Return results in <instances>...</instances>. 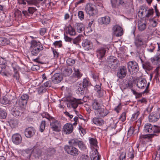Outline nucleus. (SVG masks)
Listing matches in <instances>:
<instances>
[{"instance_id": "f3484780", "label": "nucleus", "mask_w": 160, "mask_h": 160, "mask_svg": "<svg viewBox=\"0 0 160 160\" xmlns=\"http://www.w3.org/2000/svg\"><path fill=\"white\" fill-rule=\"evenodd\" d=\"M62 79V75L60 73L55 74L52 78V82L54 84L60 82Z\"/></svg>"}, {"instance_id": "5701e85b", "label": "nucleus", "mask_w": 160, "mask_h": 160, "mask_svg": "<svg viewBox=\"0 0 160 160\" xmlns=\"http://www.w3.org/2000/svg\"><path fill=\"white\" fill-rule=\"evenodd\" d=\"M72 72V69L69 67H66L62 69V74L65 77L70 75Z\"/></svg>"}, {"instance_id": "7c9ffc66", "label": "nucleus", "mask_w": 160, "mask_h": 160, "mask_svg": "<svg viewBox=\"0 0 160 160\" xmlns=\"http://www.w3.org/2000/svg\"><path fill=\"white\" fill-rule=\"evenodd\" d=\"M89 140L91 146L92 147L96 148L95 150L97 152L98 150L97 147H98V146L97 145V140L94 138H89Z\"/></svg>"}, {"instance_id": "a19ab883", "label": "nucleus", "mask_w": 160, "mask_h": 160, "mask_svg": "<svg viewBox=\"0 0 160 160\" xmlns=\"http://www.w3.org/2000/svg\"><path fill=\"white\" fill-rule=\"evenodd\" d=\"M81 35H79L78 37L74 39H72V43L76 45H78V43L81 40Z\"/></svg>"}, {"instance_id": "0e129e2a", "label": "nucleus", "mask_w": 160, "mask_h": 160, "mask_svg": "<svg viewBox=\"0 0 160 160\" xmlns=\"http://www.w3.org/2000/svg\"><path fill=\"white\" fill-rule=\"evenodd\" d=\"M54 45L56 47H61L62 45V42L61 41H57L53 43Z\"/></svg>"}, {"instance_id": "338daca9", "label": "nucleus", "mask_w": 160, "mask_h": 160, "mask_svg": "<svg viewBox=\"0 0 160 160\" xmlns=\"http://www.w3.org/2000/svg\"><path fill=\"white\" fill-rule=\"evenodd\" d=\"M47 29L46 28H42L39 30V33L41 35L43 36L46 32Z\"/></svg>"}, {"instance_id": "20e7f679", "label": "nucleus", "mask_w": 160, "mask_h": 160, "mask_svg": "<svg viewBox=\"0 0 160 160\" xmlns=\"http://www.w3.org/2000/svg\"><path fill=\"white\" fill-rule=\"evenodd\" d=\"M110 2L113 8L125 7L128 5L127 0H111Z\"/></svg>"}, {"instance_id": "de8ad7c7", "label": "nucleus", "mask_w": 160, "mask_h": 160, "mask_svg": "<svg viewBox=\"0 0 160 160\" xmlns=\"http://www.w3.org/2000/svg\"><path fill=\"white\" fill-rule=\"evenodd\" d=\"M74 72L73 74H74V76L75 77L79 78L81 77L82 75L80 73L78 69H76L74 68Z\"/></svg>"}, {"instance_id": "680f3d73", "label": "nucleus", "mask_w": 160, "mask_h": 160, "mask_svg": "<svg viewBox=\"0 0 160 160\" xmlns=\"http://www.w3.org/2000/svg\"><path fill=\"white\" fill-rule=\"evenodd\" d=\"M37 10L35 8L29 7L28 11L30 14H32Z\"/></svg>"}, {"instance_id": "bb28decb", "label": "nucleus", "mask_w": 160, "mask_h": 160, "mask_svg": "<svg viewBox=\"0 0 160 160\" xmlns=\"http://www.w3.org/2000/svg\"><path fill=\"white\" fill-rule=\"evenodd\" d=\"M149 122H156L158 119V116L156 113H152L148 117Z\"/></svg>"}, {"instance_id": "6e6552de", "label": "nucleus", "mask_w": 160, "mask_h": 160, "mask_svg": "<svg viewBox=\"0 0 160 160\" xmlns=\"http://www.w3.org/2000/svg\"><path fill=\"white\" fill-rule=\"evenodd\" d=\"M97 116L103 118L106 116L109 112V111L104 106H102L98 111H94Z\"/></svg>"}, {"instance_id": "4c0bfd02", "label": "nucleus", "mask_w": 160, "mask_h": 160, "mask_svg": "<svg viewBox=\"0 0 160 160\" xmlns=\"http://www.w3.org/2000/svg\"><path fill=\"white\" fill-rule=\"evenodd\" d=\"M157 44L158 45V49L157 51L159 52V54L158 55L155 56L153 59L154 61H157L160 62V44L159 43H157Z\"/></svg>"}, {"instance_id": "423d86ee", "label": "nucleus", "mask_w": 160, "mask_h": 160, "mask_svg": "<svg viewBox=\"0 0 160 160\" xmlns=\"http://www.w3.org/2000/svg\"><path fill=\"white\" fill-rule=\"evenodd\" d=\"M51 128L53 131L56 132H59L61 130L60 122L54 118H52V120L50 121Z\"/></svg>"}, {"instance_id": "864d4df0", "label": "nucleus", "mask_w": 160, "mask_h": 160, "mask_svg": "<svg viewBox=\"0 0 160 160\" xmlns=\"http://www.w3.org/2000/svg\"><path fill=\"white\" fill-rule=\"evenodd\" d=\"M89 84L90 83L88 80L86 79H84L82 82V84L81 85L82 87L85 88L89 85Z\"/></svg>"}, {"instance_id": "72a5a7b5", "label": "nucleus", "mask_w": 160, "mask_h": 160, "mask_svg": "<svg viewBox=\"0 0 160 160\" xmlns=\"http://www.w3.org/2000/svg\"><path fill=\"white\" fill-rule=\"evenodd\" d=\"M80 140L77 138H74L69 140L68 142L70 146H76L78 145Z\"/></svg>"}, {"instance_id": "0eeeda50", "label": "nucleus", "mask_w": 160, "mask_h": 160, "mask_svg": "<svg viewBox=\"0 0 160 160\" xmlns=\"http://www.w3.org/2000/svg\"><path fill=\"white\" fill-rule=\"evenodd\" d=\"M127 68L130 72H132L134 73L137 72L139 70V68L138 63L135 61H130L128 63Z\"/></svg>"}, {"instance_id": "6ab92c4d", "label": "nucleus", "mask_w": 160, "mask_h": 160, "mask_svg": "<svg viewBox=\"0 0 160 160\" xmlns=\"http://www.w3.org/2000/svg\"><path fill=\"white\" fill-rule=\"evenodd\" d=\"M153 126H152L150 123H147L144 126V132L146 133H152L153 132Z\"/></svg>"}, {"instance_id": "13d9d810", "label": "nucleus", "mask_w": 160, "mask_h": 160, "mask_svg": "<svg viewBox=\"0 0 160 160\" xmlns=\"http://www.w3.org/2000/svg\"><path fill=\"white\" fill-rule=\"evenodd\" d=\"M79 160H90L88 156L87 155L83 154L82 155L79 159Z\"/></svg>"}, {"instance_id": "4468645a", "label": "nucleus", "mask_w": 160, "mask_h": 160, "mask_svg": "<svg viewBox=\"0 0 160 160\" xmlns=\"http://www.w3.org/2000/svg\"><path fill=\"white\" fill-rule=\"evenodd\" d=\"M154 135V134L141 135L139 137L140 142L146 144V142L148 141L149 139L153 137Z\"/></svg>"}, {"instance_id": "dca6fc26", "label": "nucleus", "mask_w": 160, "mask_h": 160, "mask_svg": "<svg viewBox=\"0 0 160 160\" xmlns=\"http://www.w3.org/2000/svg\"><path fill=\"white\" fill-rule=\"evenodd\" d=\"M12 141L13 143L16 145L20 144L22 141L21 135L19 133H15L12 136Z\"/></svg>"}, {"instance_id": "cd10ccee", "label": "nucleus", "mask_w": 160, "mask_h": 160, "mask_svg": "<svg viewBox=\"0 0 160 160\" xmlns=\"http://www.w3.org/2000/svg\"><path fill=\"white\" fill-rule=\"evenodd\" d=\"M92 122L98 126H102L104 123V121L102 119L95 117L92 119Z\"/></svg>"}, {"instance_id": "9b49d317", "label": "nucleus", "mask_w": 160, "mask_h": 160, "mask_svg": "<svg viewBox=\"0 0 160 160\" xmlns=\"http://www.w3.org/2000/svg\"><path fill=\"white\" fill-rule=\"evenodd\" d=\"M36 130L33 127H31L26 128L24 131L25 136L27 138H30L35 134Z\"/></svg>"}, {"instance_id": "1a4fd4ad", "label": "nucleus", "mask_w": 160, "mask_h": 160, "mask_svg": "<svg viewBox=\"0 0 160 160\" xmlns=\"http://www.w3.org/2000/svg\"><path fill=\"white\" fill-rule=\"evenodd\" d=\"M29 96L27 94H24L21 96L18 99L17 103L21 107H24L26 105Z\"/></svg>"}, {"instance_id": "b1692460", "label": "nucleus", "mask_w": 160, "mask_h": 160, "mask_svg": "<svg viewBox=\"0 0 160 160\" xmlns=\"http://www.w3.org/2000/svg\"><path fill=\"white\" fill-rule=\"evenodd\" d=\"M146 80L145 78H143L140 80H139L137 82V85L138 88L141 89H143L146 86Z\"/></svg>"}, {"instance_id": "052dcab7", "label": "nucleus", "mask_w": 160, "mask_h": 160, "mask_svg": "<svg viewBox=\"0 0 160 160\" xmlns=\"http://www.w3.org/2000/svg\"><path fill=\"white\" fill-rule=\"evenodd\" d=\"M91 160H99L100 158L99 155L96 153L95 155L91 156Z\"/></svg>"}, {"instance_id": "c9c22d12", "label": "nucleus", "mask_w": 160, "mask_h": 160, "mask_svg": "<svg viewBox=\"0 0 160 160\" xmlns=\"http://www.w3.org/2000/svg\"><path fill=\"white\" fill-rule=\"evenodd\" d=\"M138 28L139 31H142L144 30L146 28V24L145 23L142 22L140 21L138 22Z\"/></svg>"}, {"instance_id": "49530a36", "label": "nucleus", "mask_w": 160, "mask_h": 160, "mask_svg": "<svg viewBox=\"0 0 160 160\" xmlns=\"http://www.w3.org/2000/svg\"><path fill=\"white\" fill-rule=\"evenodd\" d=\"M78 145L80 149L81 150H84L86 148V146H85L84 143L82 141L80 140Z\"/></svg>"}, {"instance_id": "39448f33", "label": "nucleus", "mask_w": 160, "mask_h": 160, "mask_svg": "<svg viewBox=\"0 0 160 160\" xmlns=\"http://www.w3.org/2000/svg\"><path fill=\"white\" fill-rule=\"evenodd\" d=\"M64 149L66 152L68 154L73 157L78 156L79 153L78 150L72 146L66 145L64 147Z\"/></svg>"}, {"instance_id": "e433bc0d", "label": "nucleus", "mask_w": 160, "mask_h": 160, "mask_svg": "<svg viewBox=\"0 0 160 160\" xmlns=\"http://www.w3.org/2000/svg\"><path fill=\"white\" fill-rule=\"evenodd\" d=\"M80 86L78 87L76 90V92L78 94L83 95L84 94L85 88L82 87L81 84L80 85Z\"/></svg>"}, {"instance_id": "4d7b16f0", "label": "nucleus", "mask_w": 160, "mask_h": 160, "mask_svg": "<svg viewBox=\"0 0 160 160\" xmlns=\"http://www.w3.org/2000/svg\"><path fill=\"white\" fill-rule=\"evenodd\" d=\"M153 10L152 9H149L145 15L146 17L147 18L149 17L153 14Z\"/></svg>"}, {"instance_id": "f03ea898", "label": "nucleus", "mask_w": 160, "mask_h": 160, "mask_svg": "<svg viewBox=\"0 0 160 160\" xmlns=\"http://www.w3.org/2000/svg\"><path fill=\"white\" fill-rule=\"evenodd\" d=\"M43 49L42 45L39 42L33 40L32 41L30 49L32 56H37L38 53Z\"/></svg>"}, {"instance_id": "5fc2aeb1", "label": "nucleus", "mask_w": 160, "mask_h": 160, "mask_svg": "<svg viewBox=\"0 0 160 160\" xmlns=\"http://www.w3.org/2000/svg\"><path fill=\"white\" fill-rule=\"evenodd\" d=\"M43 0H27V2L28 4H36L40 1H42Z\"/></svg>"}, {"instance_id": "c756f323", "label": "nucleus", "mask_w": 160, "mask_h": 160, "mask_svg": "<svg viewBox=\"0 0 160 160\" xmlns=\"http://www.w3.org/2000/svg\"><path fill=\"white\" fill-rule=\"evenodd\" d=\"M42 152L40 149L38 148H34L33 150V154L36 158H38L42 155Z\"/></svg>"}, {"instance_id": "473e14b6", "label": "nucleus", "mask_w": 160, "mask_h": 160, "mask_svg": "<svg viewBox=\"0 0 160 160\" xmlns=\"http://www.w3.org/2000/svg\"><path fill=\"white\" fill-rule=\"evenodd\" d=\"M137 147L140 152H143L146 150V144L140 142L139 144H137Z\"/></svg>"}, {"instance_id": "774afa93", "label": "nucleus", "mask_w": 160, "mask_h": 160, "mask_svg": "<svg viewBox=\"0 0 160 160\" xmlns=\"http://www.w3.org/2000/svg\"><path fill=\"white\" fill-rule=\"evenodd\" d=\"M126 158V153L124 152H122L120 156V160H125V158Z\"/></svg>"}, {"instance_id": "69168bd1", "label": "nucleus", "mask_w": 160, "mask_h": 160, "mask_svg": "<svg viewBox=\"0 0 160 160\" xmlns=\"http://www.w3.org/2000/svg\"><path fill=\"white\" fill-rule=\"evenodd\" d=\"M151 23L153 27H156L158 24V22L155 20L152 19L151 20Z\"/></svg>"}, {"instance_id": "e2e57ef3", "label": "nucleus", "mask_w": 160, "mask_h": 160, "mask_svg": "<svg viewBox=\"0 0 160 160\" xmlns=\"http://www.w3.org/2000/svg\"><path fill=\"white\" fill-rule=\"evenodd\" d=\"M78 16L81 20L83 19L84 18V13L82 11H79L78 12Z\"/></svg>"}, {"instance_id": "7ed1b4c3", "label": "nucleus", "mask_w": 160, "mask_h": 160, "mask_svg": "<svg viewBox=\"0 0 160 160\" xmlns=\"http://www.w3.org/2000/svg\"><path fill=\"white\" fill-rule=\"evenodd\" d=\"M85 11L90 16H94L96 15L98 12V11L95 6L91 3H88L86 5Z\"/></svg>"}, {"instance_id": "393cba45", "label": "nucleus", "mask_w": 160, "mask_h": 160, "mask_svg": "<svg viewBox=\"0 0 160 160\" xmlns=\"http://www.w3.org/2000/svg\"><path fill=\"white\" fill-rule=\"evenodd\" d=\"M65 31L67 34H69L71 36L74 35L76 34L75 30L71 25L67 27Z\"/></svg>"}, {"instance_id": "8fccbe9b", "label": "nucleus", "mask_w": 160, "mask_h": 160, "mask_svg": "<svg viewBox=\"0 0 160 160\" xmlns=\"http://www.w3.org/2000/svg\"><path fill=\"white\" fill-rule=\"evenodd\" d=\"M13 70L14 72V74L13 75V77L14 78L17 80L18 82L19 81V73L18 72L16 69L15 68H13Z\"/></svg>"}, {"instance_id": "ea45409f", "label": "nucleus", "mask_w": 160, "mask_h": 160, "mask_svg": "<svg viewBox=\"0 0 160 160\" xmlns=\"http://www.w3.org/2000/svg\"><path fill=\"white\" fill-rule=\"evenodd\" d=\"M10 43L9 40L7 39L6 38H0V44L2 45H6L9 44Z\"/></svg>"}, {"instance_id": "37998d69", "label": "nucleus", "mask_w": 160, "mask_h": 160, "mask_svg": "<svg viewBox=\"0 0 160 160\" xmlns=\"http://www.w3.org/2000/svg\"><path fill=\"white\" fill-rule=\"evenodd\" d=\"M0 73L3 76H7V72L6 70L5 66L3 67H0Z\"/></svg>"}, {"instance_id": "aec40b11", "label": "nucleus", "mask_w": 160, "mask_h": 160, "mask_svg": "<svg viewBox=\"0 0 160 160\" xmlns=\"http://www.w3.org/2000/svg\"><path fill=\"white\" fill-rule=\"evenodd\" d=\"M106 50L105 48H101L97 50V55L98 58L101 59L105 56Z\"/></svg>"}, {"instance_id": "f8f14e48", "label": "nucleus", "mask_w": 160, "mask_h": 160, "mask_svg": "<svg viewBox=\"0 0 160 160\" xmlns=\"http://www.w3.org/2000/svg\"><path fill=\"white\" fill-rule=\"evenodd\" d=\"M82 46L85 50L87 51L92 49L93 48V44L90 41L87 39H85L83 41Z\"/></svg>"}, {"instance_id": "a878e982", "label": "nucleus", "mask_w": 160, "mask_h": 160, "mask_svg": "<svg viewBox=\"0 0 160 160\" xmlns=\"http://www.w3.org/2000/svg\"><path fill=\"white\" fill-rule=\"evenodd\" d=\"M108 62L109 64L112 66V65H117L119 62L116 58L113 56H110L108 60Z\"/></svg>"}, {"instance_id": "603ef678", "label": "nucleus", "mask_w": 160, "mask_h": 160, "mask_svg": "<svg viewBox=\"0 0 160 160\" xmlns=\"http://www.w3.org/2000/svg\"><path fill=\"white\" fill-rule=\"evenodd\" d=\"M134 132V128L133 127H131L128 131L127 133L128 138L132 136Z\"/></svg>"}, {"instance_id": "a211bd4d", "label": "nucleus", "mask_w": 160, "mask_h": 160, "mask_svg": "<svg viewBox=\"0 0 160 160\" xmlns=\"http://www.w3.org/2000/svg\"><path fill=\"white\" fill-rule=\"evenodd\" d=\"M111 19L109 17L105 16L101 17L99 19V22L101 25H107L110 22Z\"/></svg>"}, {"instance_id": "6e6d98bb", "label": "nucleus", "mask_w": 160, "mask_h": 160, "mask_svg": "<svg viewBox=\"0 0 160 160\" xmlns=\"http://www.w3.org/2000/svg\"><path fill=\"white\" fill-rule=\"evenodd\" d=\"M139 114V112L138 111L133 114L131 118V120L133 121L136 119Z\"/></svg>"}, {"instance_id": "3c124183", "label": "nucleus", "mask_w": 160, "mask_h": 160, "mask_svg": "<svg viewBox=\"0 0 160 160\" xmlns=\"http://www.w3.org/2000/svg\"><path fill=\"white\" fill-rule=\"evenodd\" d=\"M153 127V132L152 134H154V135H156L154 133H158L160 132V127H158L157 126L154 125Z\"/></svg>"}, {"instance_id": "09e8293b", "label": "nucleus", "mask_w": 160, "mask_h": 160, "mask_svg": "<svg viewBox=\"0 0 160 160\" xmlns=\"http://www.w3.org/2000/svg\"><path fill=\"white\" fill-rule=\"evenodd\" d=\"M46 126V122L45 121H42L41 122L40 126V131L42 132L44 130Z\"/></svg>"}, {"instance_id": "58836bf2", "label": "nucleus", "mask_w": 160, "mask_h": 160, "mask_svg": "<svg viewBox=\"0 0 160 160\" xmlns=\"http://www.w3.org/2000/svg\"><path fill=\"white\" fill-rule=\"evenodd\" d=\"M9 123L11 127L14 128L18 125V121L17 119H11L10 120Z\"/></svg>"}, {"instance_id": "412c9836", "label": "nucleus", "mask_w": 160, "mask_h": 160, "mask_svg": "<svg viewBox=\"0 0 160 160\" xmlns=\"http://www.w3.org/2000/svg\"><path fill=\"white\" fill-rule=\"evenodd\" d=\"M92 109L95 110V111H98L102 106L96 99L92 100Z\"/></svg>"}, {"instance_id": "a18cd8bd", "label": "nucleus", "mask_w": 160, "mask_h": 160, "mask_svg": "<svg viewBox=\"0 0 160 160\" xmlns=\"http://www.w3.org/2000/svg\"><path fill=\"white\" fill-rule=\"evenodd\" d=\"M9 101L8 98L4 97L0 99V103L2 104H7L9 103Z\"/></svg>"}, {"instance_id": "2f4dec72", "label": "nucleus", "mask_w": 160, "mask_h": 160, "mask_svg": "<svg viewBox=\"0 0 160 160\" xmlns=\"http://www.w3.org/2000/svg\"><path fill=\"white\" fill-rule=\"evenodd\" d=\"M142 67L144 69L150 71L152 69V67L150 62H146L142 64Z\"/></svg>"}, {"instance_id": "c85d7f7f", "label": "nucleus", "mask_w": 160, "mask_h": 160, "mask_svg": "<svg viewBox=\"0 0 160 160\" xmlns=\"http://www.w3.org/2000/svg\"><path fill=\"white\" fill-rule=\"evenodd\" d=\"M67 107L69 108H73L75 109L77 108L78 106V104L75 101L70 100L67 103Z\"/></svg>"}, {"instance_id": "9d476101", "label": "nucleus", "mask_w": 160, "mask_h": 160, "mask_svg": "<svg viewBox=\"0 0 160 160\" xmlns=\"http://www.w3.org/2000/svg\"><path fill=\"white\" fill-rule=\"evenodd\" d=\"M127 74L126 68L123 66L120 67L117 72V76L119 79H123L126 76Z\"/></svg>"}, {"instance_id": "ddd939ff", "label": "nucleus", "mask_w": 160, "mask_h": 160, "mask_svg": "<svg viewBox=\"0 0 160 160\" xmlns=\"http://www.w3.org/2000/svg\"><path fill=\"white\" fill-rule=\"evenodd\" d=\"M112 30L114 34L117 37L121 36L123 34V31L122 28L118 25H115L112 28Z\"/></svg>"}, {"instance_id": "f257e3e1", "label": "nucleus", "mask_w": 160, "mask_h": 160, "mask_svg": "<svg viewBox=\"0 0 160 160\" xmlns=\"http://www.w3.org/2000/svg\"><path fill=\"white\" fill-rule=\"evenodd\" d=\"M134 44L137 52L140 55H144V48L146 44L143 43L142 39L140 35H138L135 38Z\"/></svg>"}, {"instance_id": "79ce46f5", "label": "nucleus", "mask_w": 160, "mask_h": 160, "mask_svg": "<svg viewBox=\"0 0 160 160\" xmlns=\"http://www.w3.org/2000/svg\"><path fill=\"white\" fill-rule=\"evenodd\" d=\"M66 62L68 66H72L75 64V60L69 58L67 60Z\"/></svg>"}, {"instance_id": "bf43d9fd", "label": "nucleus", "mask_w": 160, "mask_h": 160, "mask_svg": "<svg viewBox=\"0 0 160 160\" xmlns=\"http://www.w3.org/2000/svg\"><path fill=\"white\" fill-rule=\"evenodd\" d=\"M126 119V113L125 112H123L120 116L119 119L122 122H124Z\"/></svg>"}, {"instance_id": "4be33fe9", "label": "nucleus", "mask_w": 160, "mask_h": 160, "mask_svg": "<svg viewBox=\"0 0 160 160\" xmlns=\"http://www.w3.org/2000/svg\"><path fill=\"white\" fill-rule=\"evenodd\" d=\"M21 109L18 108L14 107L11 110V113L13 116L18 117L21 114Z\"/></svg>"}, {"instance_id": "f704fd0d", "label": "nucleus", "mask_w": 160, "mask_h": 160, "mask_svg": "<svg viewBox=\"0 0 160 160\" xmlns=\"http://www.w3.org/2000/svg\"><path fill=\"white\" fill-rule=\"evenodd\" d=\"M75 27L77 29V31L79 32H82L84 29V25L82 23H77Z\"/></svg>"}, {"instance_id": "2eb2a0df", "label": "nucleus", "mask_w": 160, "mask_h": 160, "mask_svg": "<svg viewBox=\"0 0 160 160\" xmlns=\"http://www.w3.org/2000/svg\"><path fill=\"white\" fill-rule=\"evenodd\" d=\"M73 127L71 124L67 123L65 125L63 128V131L65 134H68L71 133L73 131Z\"/></svg>"}, {"instance_id": "c03bdc74", "label": "nucleus", "mask_w": 160, "mask_h": 160, "mask_svg": "<svg viewBox=\"0 0 160 160\" xmlns=\"http://www.w3.org/2000/svg\"><path fill=\"white\" fill-rule=\"evenodd\" d=\"M7 116L6 111L0 108V118L4 119L6 118Z\"/></svg>"}]
</instances>
